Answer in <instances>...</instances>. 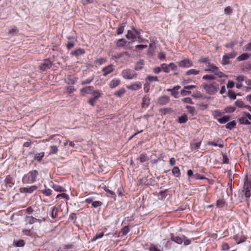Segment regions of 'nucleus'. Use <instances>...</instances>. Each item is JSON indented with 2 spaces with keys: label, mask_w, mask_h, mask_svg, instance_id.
Instances as JSON below:
<instances>
[{
  "label": "nucleus",
  "mask_w": 251,
  "mask_h": 251,
  "mask_svg": "<svg viewBox=\"0 0 251 251\" xmlns=\"http://www.w3.org/2000/svg\"><path fill=\"white\" fill-rule=\"evenodd\" d=\"M38 175L37 171L32 170L24 176L23 181H26L27 183H33L36 180Z\"/></svg>",
  "instance_id": "nucleus-1"
},
{
  "label": "nucleus",
  "mask_w": 251,
  "mask_h": 251,
  "mask_svg": "<svg viewBox=\"0 0 251 251\" xmlns=\"http://www.w3.org/2000/svg\"><path fill=\"white\" fill-rule=\"evenodd\" d=\"M202 86L206 93L209 95L214 94L219 89V85L216 82H213L210 84H204Z\"/></svg>",
  "instance_id": "nucleus-2"
},
{
  "label": "nucleus",
  "mask_w": 251,
  "mask_h": 251,
  "mask_svg": "<svg viewBox=\"0 0 251 251\" xmlns=\"http://www.w3.org/2000/svg\"><path fill=\"white\" fill-rule=\"evenodd\" d=\"M122 75L126 79H131L137 77V74L130 69L124 70L122 72Z\"/></svg>",
  "instance_id": "nucleus-3"
},
{
  "label": "nucleus",
  "mask_w": 251,
  "mask_h": 251,
  "mask_svg": "<svg viewBox=\"0 0 251 251\" xmlns=\"http://www.w3.org/2000/svg\"><path fill=\"white\" fill-rule=\"evenodd\" d=\"M237 55V52L235 51H233L232 52L225 54L222 60V64L223 65H226L229 63V59L234 58Z\"/></svg>",
  "instance_id": "nucleus-4"
},
{
  "label": "nucleus",
  "mask_w": 251,
  "mask_h": 251,
  "mask_svg": "<svg viewBox=\"0 0 251 251\" xmlns=\"http://www.w3.org/2000/svg\"><path fill=\"white\" fill-rule=\"evenodd\" d=\"M170 101L169 97L163 95L158 98L157 100V104L160 105H164L168 104Z\"/></svg>",
  "instance_id": "nucleus-5"
},
{
  "label": "nucleus",
  "mask_w": 251,
  "mask_h": 251,
  "mask_svg": "<svg viewBox=\"0 0 251 251\" xmlns=\"http://www.w3.org/2000/svg\"><path fill=\"white\" fill-rule=\"evenodd\" d=\"M52 65V63L49 59L44 60L40 66V69L42 71H46L50 69Z\"/></svg>",
  "instance_id": "nucleus-6"
},
{
  "label": "nucleus",
  "mask_w": 251,
  "mask_h": 251,
  "mask_svg": "<svg viewBox=\"0 0 251 251\" xmlns=\"http://www.w3.org/2000/svg\"><path fill=\"white\" fill-rule=\"evenodd\" d=\"M192 65V62L188 59H184L178 62V65L181 67L188 68L191 67Z\"/></svg>",
  "instance_id": "nucleus-7"
},
{
  "label": "nucleus",
  "mask_w": 251,
  "mask_h": 251,
  "mask_svg": "<svg viewBox=\"0 0 251 251\" xmlns=\"http://www.w3.org/2000/svg\"><path fill=\"white\" fill-rule=\"evenodd\" d=\"M5 185L9 187H12L15 184L14 179L9 176H6L5 179Z\"/></svg>",
  "instance_id": "nucleus-8"
},
{
  "label": "nucleus",
  "mask_w": 251,
  "mask_h": 251,
  "mask_svg": "<svg viewBox=\"0 0 251 251\" xmlns=\"http://www.w3.org/2000/svg\"><path fill=\"white\" fill-rule=\"evenodd\" d=\"M142 87V83L140 82H136L129 86H127L128 89L132 90H137L141 88Z\"/></svg>",
  "instance_id": "nucleus-9"
},
{
  "label": "nucleus",
  "mask_w": 251,
  "mask_h": 251,
  "mask_svg": "<svg viewBox=\"0 0 251 251\" xmlns=\"http://www.w3.org/2000/svg\"><path fill=\"white\" fill-rule=\"evenodd\" d=\"M180 88V86H176L173 87L172 89H168L167 90L168 92H171V95L175 97V98H177V95H178V92L176 91Z\"/></svg>",
  "instance_id": "nucleus-10"
},
{
  "label": "nucleus",
  "mask_w": 251,
  "mask_h": 251,
  "mask_svg": "<svg viewBox=\"0 0 251 251\" xmlns=\"http://www.w3.org/2000/svg\"><path fill=\"white\" fill-rule=\"evenodd\" d=\"M238 121L240 124H243V125H251V123L247 119V118L245 116H243V114L242 115L241 117H239Z\"/></svg>",
  "instance_id": "nucleus-11"
},
{
  "label": "nucleus",
  "mask_w": 251,
  "mask_h": 251,
  "mask_svg": "<svg viewBox=\"0 0 251 251\" xmlns=\"http://www.w3.org/2000/svg\"><path fill=\"white\" fill-rule=\"evenodd\" d=\"M37 189V187L35 185L31 186L29 187H24L22 188V192L25 193H31Z\"/></svg>",
  "instance_id": "nucleus-12"
},
{
  "label": "nucleus",
  "mask_w": 251,
  "mask_h": 251,
  "mask_svg": "<svg viewBox=\"0 0 251 251\" xmlns=\"http://www.w3.org/2000/svg\"><path fill=\"white\" fill-rule=\"evenodd\" d=\"M85 53V51L83 49H76L71 52V54L75 56H78L83 54Z\"/></svg>",
  "instance_id": "nucleus-13"
},
{
  "label": "nucleus",
  "mask_w": 251,
  "mask_h": 251,
  "mask_svg": "<svg viewBox=\"0 0 251 251\" xmlns=\"http://www.w3.org/2000/svg\"><path fill=\"white\" fill-rule=\"evenodd\" d=\"M113 68L111 65L105 67L102 69V71L104 72L103 75L106 76L113 71Z\"/></svg>",
  "instance_id": "nucleus-14"
},
{
  "label": "nucleus",
  "mask_w": 251,
  "mask_h": 251,
  "mask_svg": "<svg viewBox=\"0 0 251 251\" xmlns=\"http://www.w3.org/2000/svg\"><path fill=\"white\" fill-rule=\"evenodd\" d=\"M171 240L178 244H181L183 242L182 238L179 236H175L173 234L171 236Z\"/></svg>",
  "instance_id": "nucleus-15"
},
{
  "label": "nucleus",
  "mask_w": 251,
  "mask_h": 251,
  "mask_svg": "<svg viewBox=\"0 0 251 251\" xmlns=\"http://www.w3.org/2000/svg\"><path fill=\"white\" fill-rule=\"evenodd\" d=\"M127 41L123 39H118L116 42V45L118 47H123L126 45Z\"/></svg>",
  "instance_id": "nucleus-16"
},
{
  "label": "nucleus",
  "mask_w": 251,
  "mask_h": 251,
  "mask_svg": "<svg viewBox=\"0 0 251 251\" xmlns=\"http://www.w3.org/2000/svg\"><path fill=\"white\" fill-rule=\"evenodd\" d=\"M150 99L146 97H145L143 99V101L142 103V107H148L150 103Z\"/></svg>",
  "instance_id": "nucleus-17"
},
{
  "label": "nucleus",
  "mask_w": 251,
  "mask_h": 251,
  "mask_svg": "<svg viewBox=\"0 0 251 251\" xmlns=\"http://www.w3.org/2000/svg\"><path fill=\"white\" fill-rule=\"evenodd\" d=\"M250 56V55H249L248 53H244L242 54L241 55H240V56H239L237 58V60L239 61L245 60H246L248 58H249V57Z\"/></svg>",
  "instance_id": "nucleus-18"
},
{
  "label": "nucleus",
  "mask_w": 251,
  "mask_h": 251,
  "mask_svg": "<svg viewBox=\"0 0 251 251\" xmlns=\"http://www.w3.org/2000/svg\"><path fill=\"white\" fill-rule=\"evenodd\" d=\"M67 80L68 84H74L76 81V78L71 75H69L67 76Z\"/></svg>",
  "instance_id": "nucleus-19"
},
{
  "label": "nucleus",
  "mask_w": 251,
  "mask_h": 251,
  "mask_svg": "<svg viewBox=\"0 0 251 251\" xmlns=\"http://www.w3.org/2000/svg\"><path fill=\"white\" fill-rule=\"evenodd\" d=\"M148 156L145 153L141 154L139 157L137 158V160H139L140 162L143 163L146 162L148 160Z\"/></svg>",
  "instance_id": "nucleus-20"
},
{
  "label": "nucleus",
  "mask_w": 251,
  "mask_h": 251,
  "mask_svg": "<svg viewBox=\"0 0 251 251\" xmlns=\"http://www.w3.org/2000/svg\"><path fill=\"white\" fill-rule=\"evenodd\" d=\"M120 83V80L119 79H113L110 82L109 86L111 88L117 87Z\"/></svg>",
  "instance_id": "nucleus-21"
},
{
  "label": "nucleus",
  "mask_w": 251,
  "mask_h": 251,
  "mask_svg": "<svg viewBox=\"0 0 251 251\" xmlns=\"http://www.w3.org/2000/svg\"><path fill=\"white\" fill-rule=\"evenodd\" d=\"M92 95L93 96V98L95 99V100H97L102 95V94L98 90H96V91H94L92 93Z\"/></svg>",
  "instance_id": "nucleus-22"
},
{
  "label": "nucleus",
  "mask_w": 251,
  "mask_h": 251,
  "mask_svg": "<svg viewBox=\"0 0 251 251\" xmlns=\"http://www.w3.org/2000/svg\"><path fill=\"white\" fill-rule=\"evenodd\" d=\"M144 63L142 60H140L136 63V64L134 67V69L136 70H139L143 68Z\"/></svg>",
  "instance_id": "nucleus-23"
},
{
  "label": "nucleus",
  "mask_w": 251,
  "mask_h": 251,
  "mask_svg": "<svg viewBox=\"0 0 251 251\" xmlns=\"http://www.w3.org/2000/svg\"><path fill=\"white\" fill-rule=\"evenodd\" d=\"M210 68L205 69V71L206 72L211 71L215 74L217 72V71L219 70L218 68L217 67H216V66H214V65H211L210 66Z\"/></svg>",
  "instance_id": "nucleus-24"
},
{
  "label": "nucleus",
  "mask_w": 251,
  "mask_h": 251,
  "mask_svg": "<svg viewBox=\"0 0 251 251\" xmlns=\"http://www.w3.org/2000/svg\"><path fill=\"white\" fill-rule=\"evenodd\" d=\"M230 119L228 116H225L218 119V122L221 124H224L227 122Z\"/></svg>",
  "instance_id": "nucleus-25"
},
{
  "label": "nucleus",
  "mask_w": 251,
  "mask_h": 251,
  "mask_svg": "<svg viewBox=\"0 0 251 251\" xmlns=\"http://www.w3.org/2000/svg\"><path fill=\"white\" fill-rule=\"evenodd\" d=\"M188 121L187 116L186 115H183L178 117V122L180 124L185 123Z\"/></svg>",
  "instance_id": "nucleus-26"
},
{
  "label": "nucleus",
  "mask_w": 251,
  "mask_h": 251,
  "mask_svg": "<svg viewBox=\"0 0 251 251\" xmlns=\"http://www.w3.org/2000/svg\"><path fill=\"white\" fill-rule=\"evenodd\" d=\"M126 37L128 39H132V42H133L134 40L136 38V36L132 33L131 30H128L127 33L126 35Z\"/></svg>",
  "instance_id": "nucleus-27"
},
{
  "label": "nucleus",
  "mask_w": 251,
  "mask_h": 251,
  "mask_svg": "<svg viewBox=\"0 0 251 251\" xmlns=\"http://www.w3.org/2000/svg\"><path fill=\"white\" fill-rule=\"evenodd\" d=\"M244 190H251V182L250 181L246 180L244 182Z\"/></svg>",
  "instance_id": "nucleus-28"
},
{
  "label": "nucleus",
  "mask_w": 251,
  "mask_h": 251,
  "mask_svg": "<svg viewBox=\"0 0 251 251\" xmlns=\"http://www.w3.org/2000/svg\"><path fill=\"white\" fill-rule=\"evenodd\" d=\"M201 144V141L197 142V143H193L191 144V149L192 150H198L199 149Z\"/></svg>",
  "instance_id": "nucleus-29"
},
{
  "label": "nucleus",
  "mask_w": 251,
  "mask_h": 251,
  "mask_svg": "<svg viewBox=\"0 0 251 251\" xmlns=\"http://www.w3.org/2000/svg\"><path fill=\"white\" fill-rule=\"evenodd\" d=\"M44 152H40V153H37L36 154H35L34 155V159L35 160H37V161H41L42 158L44 157Z\"/></svg>",
  "instance_id": "nucleus-30"
},
{
  "label": "nucleus",
  "mask_w": 251,
  "mask_h": 251,
  "mask_svg": "<svg viewBox=\"0 0 251 251\" xmlns=\"http://www.w3.org/2000/svg\"><path fill=\"white\" fill-rule=\"evenodd\" d=\"M125 89L124 88H122L119 89L118 91L115 92L114 95L120 98L125 93Z\"/></svg>",
  "instance_id": "nucleus-31"
},
{
  "label": "nucleus",
  "mask_w": 251,
  "mask_h": 251,
  "mask_svg": "<svg viewBox=\"0 0 251 251\" xmlns=\"http://www.w3.org/2000/svg\"><path fill=\"white\" fill-rule=\"evenodd\" d=\"M52 188L57 192H63L64 191V189L63 187L57 184H53Z\"/></svg>",
  "instance_id": "nucleus-32"
},
{
  "label": "nucleus",
  "mask_w": 251,
  "mask_h": 251,
  "mask_svg": "<svg viewBox=\"0 0 251 251\" xmlns=\"http://www.w3.org/2000/svg\"><path fill=\"white\" fill-rule=\"evenodd\" d=\"M173 174L176 177H179L180 175V170L177 167H174L172 170Z\"/></svg>",
  "instance_id": "nucleus-33"
},
{
  "label": "nucleus",
  "mask_w": 251,
  "mask_h": 251,
  "mask_svg": "<svg viewBox=\"0 0 251 251\" xmlns=\"http://www.w3.org/2000/svg\"><path fill=\"white\" fill-rule=\"evenodd\" d=\"M26 220L30 224H32L34 223L36 221H38V219H37L36 218L33 217L32 216H26Z\"/></svg>",
  "instance_id": "nucleus-34"
},
{
  "label": "nucleus",
  "mask_w": 251,
  "mask_h": 251,
  "mask_svg": "<svg viewBox=\"0 0 251 251\" xmlns=\"http://www.w3.org/2000/svg\"><path fill=\"white\" fill-rule=\"evenodd\" d=\"M160 111L162 112L163 115H166L167 113H172L173 112V110L171 108H164L161 109Z\"/></svg>",
  "instance_id": "nucleus-35"
},
{
  "label": "nucleus",
  "mask_w": 251,
  "mask_h": 251,
  "mask_svg": "<svg viewBox=\"0 0 251 251\" xmlns=\"http://www.w3.org/2000/svg\"><path fill=\"white\" fill-rule=\"evenodd\" d=\"M236 121H233L228 123L226 125V128L229 129H231L233 127H234V126H236Z\"/></svg>",
  "instance_id": "nucleus-36"
},
{
  "label": "nucleus",
  "mask_w": 251,
  "mask_h": 251,
  "mask_svg": "<svg viewBox=\"0 0 251 251\" xmlns=\"http://www.w3.org/2000/svg\"><path fill=\"white\" fill-rule=\"evenodd\" d=\"M161 67L162 70L166 73H169L170 71V69L169 67H168V64H166L165 63L162 64L161 65Z\"/></svg>",
  "instance_id": "nucleus-37"
},
{
  "label": "nucleus",
  "mask_w": 251,
  "mask_h": 251,
  "mask_svg": "<svg viewBox=\"0 0 251 251\" xmlns=\"http://www.w3.org/2000/svg\"><path fill=\"white\" fill-rule=\"evenodd\" d=\"M200 71L199 70H196L195 69H191L188 71L186 74L188 75H198L199 74Z\"/></svg>",
  "instance_id": "nucleus-38"
},
{
  "label": "nucleus",
  "mask_w": 251,
  "mask_h": 251,
  "mask_svg": "<svg viewBox=\"0 0 251 251\" xmlns=\"http://www.w3.org/2000/svg\"><path fill=\"white\" fill-rule=\"evenodd\" d=\"M228 96L231 100H235L236 99V94L232 90H229L228 92Z\"/></svg>",
  "instance_id": "nucleus-39"
},
{
  "label": "nucleus",
  "mask_w": 251,
  "mask_h": 251,
  "mask_svg": "<svg viewBox=\"0 0 251 251\" xmlns=\"http://www.w3.org/2000/svg\"><path fill=\"white\" fill-rule=\"evenodd\" d=\"M105 191L108 197H110L111 198H114L115 197V192L114 191L110 190L108 188L105 189Z\"/></svg>",
  "instance_id": "nucleus-40"
},
{
  "label": "nucleus",
  "mask_w": 251,
  "mask_h": 251,
  "mask_svg": "<svg viewBox=\"0 0 251 251\" xmlns=\"http://www.w3.org/2000/svg\"><path fill=\"white\" fill-rule=\"evenodd\" d=\"M125 30V26L122 25H120L117 29V34L120 35L122 34Z\"/></svg>",
  "instance_id": "nucleus-41"
},
{
  "label": "nucleus",
  "mask_w": 251,
  "mask_h": 251,
  "mask_svg": "<svg viewBox=\"0 0 251 251\" xmlns=\"http://www.w3.org/2000/svg\"><path fill=\"white\" fill-rule=\"evenodd\" d=\"M92 87L91 86H87L84 88H83L81 89V92L82 93H90L91 92V88Z\"/></svg>",
  "instance_id": "nucleus-42"
},
{
  "label": "nucleus",
  "mask_w": 251,
  "mask_h": 251,
  "mask_svg": "<svg viewBox=\"0 0 251 251\" xmlns=\"http://www.w3.org/2000/svg\"><path fill=\"white\" fill-rule=\"evenodd\" d=\"M235 105L239 108H244L245 104L243 102L240 100H237L235 102Z\"/></svg>",
  "instance_id": "nucleus-43"
},
{
  "label": "nucleus",
  "mask_w": 251,
  "mask_h": 251,
  "mask_svg": "<svg viewBox=\"0 0 251 251\" xmlns=\"http://www.w3.org/2000/svg\"><path fill=\"white\" fill-rule=\"evenodd\" d=\"M147 79L150 81H158V77L156 76L148 75Z\"/></svg>",
  "instance_id": "nucleus-44"
},
{
  "label": "nucleus",
  "mask_w": 251,
  "mask_h": 251,
  "mask_svg": "<svg viewBox=\"0 0 251 251\" xmlns=\"http://www.w3.org/2000/svg\"><path fill=\"white\" fill-rule=\"evenodd\" d=\"M58 151L57 147L56 146H52L50 147V154L56 153Z\"/></svg>",
  "instance_id": "nucleus-45"
},
{
  "label": "nucleus",
  "mask_w": 251,
  "mask_h": 251,
  "mask_svg": "<svg viewBox=\"0 0 251 251\" xmlns=\"http://www.w3.org/2000/svg\"><path fill=\"white\" fill-rule=\"evenodd\" d=\"M58 209L56 207H53L51 211V216L52 218H55L57 216Z\"/></svg>",
  "instance_id": "nucleus-46"
},
{
  "label": "nucleus",
  "mask_w": 251,
  "mask_h": 251,
  "mask_svg": "<svg viewBox=\"0 0 251 251\" xmlns=\"http://www.w3.org/2000/svg\"><path fill=\"white\" fill-rule=\"evenodd\" d=\"M207 145H210V146H218L220 148H223V147H224L223 144H218L215 143L214 142H211V141H208L207 142Z\"/></svg>",
  "instance_id": "nucleus-47"
},
{
  "label": "nucleus",
  "mask_w": 251,
  "mask_h": 251,
  "mask_svg": "<svg viewBox=\"0 0 251 251\" xmlns=\"http://www.w3.org/2000/svg\"><path fill=\"white\" fill-rule=\"evenodd\" d=\"M51 190L49 188H46L45 190H42V193L47 196H50L51 194Z\"/></svg>",
  "instance_id": "nucleus-48"
},
{
  "label": "nucleus",
  "mask_w": 251,
  "mask_h": 251,
  "mask_svg": "<svg viewBox=\"0 0 251 251\" xmlns=\"http://www.w3.org/2000/svg\"><path fill=\"white\" fill-rule=\"evenodd\" d=\"M236 108L233 106H228L225 108V111L226 113H231L235 110Z\"/></svg>",
  "instance_id": "nucleus-49"
},
{
  "label": "nucleus",
  "mask_w": 251,
  "mask_h": 251,
  "mask_svg": "<svg viewBox=\"0 0 251 251\" xmlns=\"http://www.w3.org/2000/svg\"><path fill=\"white\" fill-rule=\"evenodd\" d=\"M182 101L184 103H190V104H193L192 99L190 98H185L182 100Z\"/></svg>",
  "instance_id": "nucleus-50"
},
{
  "label": "nucleus",
  "mask_w": 251,
  "mask_h": 251,
  "mask_svg": "<svg viewBox=\"0 0 251 251\" xmlns=\"http://www.w3.org/2000/svg\"><path fill=\"white\" fill-rule=\"evenodd\" d=\"M104 234L103 232H100L99 234H97L95 236H94L91 240L92 241H95L96 240L99 239V238H101L102 237H103Z\"/></svg>",
  "instance_id": "nucleus-51"
},
{
  "label": "nucleus",
  "mask_w": 251,
  "mask_h": 251,
  "mask_svg": "<svg viewBox=\"0 0 251 251\" xmlns=\"http://www.w3.org/2000/svg\"><path fill=\"white\" fill-rule=\"evenodd\" d=\"M60 197L63 198V199H66V200H68L69 198V196L65 193L59 194L57 195L56 196V198H59Z\"/></svg>",
  "instance_id": "nucleus-52"
},
{
  "label": "nucleus",
  "mask_w": 251,
  "mask_h": 251,
  "mask_svg": "<svg viewBox=\"0 0 251 251\" xmlns=\"http://www.w3.org/2000/svg\"><path fill=\"white\" fill-rule=\"evenodd\" d=\"M202 78L205 80H213L215 77L213 75H204Z\"/></svg>",
  "instance_id": "nucleus-53"
},
{
  "label": "nucleus",
  "mask_w": 251,
  "mask_h": 251,
  "mask_svg": "<svg viewBox=\"0 0 251 251\" xmlns=\"http://www.w3.org/2000/svg\"><path fill=\"white\" fill-rule=\"evenodd\" d=\"M186 108L188 109V111L190 113L192 114H194L195 110V108L194 107L191 106L187 105Z\"/></svg>",
  "instance_id": "nucleus-54"
},
{
  "label": "nucleus",
  "mask_w": 251,
  "mask_h": 251,
  "mask_svg": "<svg viewBox=\"0 0 251 251\" xmlns=\"http://www.w3.org/2000/svg\"><path fill=\"white\" fill-rule=\"evenodd\" d=\"M102 203L100 201H95L92 202V206L95 207H98L101 205Z\"/></svg>",
  "instance_id": "nucleus-55"
},
{
  "label": "nucleus",
  "mask_w": 251,
  "mask_h": 251,
  "mask_svg": "<svg viewBox=\"0 0 251 251\" xmlns=\"http://www.w3.org/2000/svg\"><path fill=\"white\" fill-rule=\"evenodd\" d=\"M75 46V43L74 41H71L68 43L66 45V47L68 50H70L71 48L74 47Z\"/></svg>",
  "instance_id": "nucleus-56"
},
{
  "label": "nucleus",
  "mask_w": 251,
  "mask_h": 251,
  "mask_svg": "<svg viewBox=\"0 0 251 251\" xmlns=\"http://www.w3.org/2000/svg\"><path fill=\"white\" fill-rule=\"evenodd\" d=\"M222 161H223V163H224V164H228V163L229 159H228L227 156H226V155L225 154H223Z\"/></svg>",
  "instance_id": "nucleus-57"
},
{
  "label": "nucleus",
  "mask_w": 251,
  "mask_h": 251,
  "mask_svg": "<svg viewBox=\"0 0 251 251\" xmlns=\"http://www.w3.org/2000/svg\"><path fill=\"white\" fill-rule=\"evenodd\" d=\"M224 12L226 14H229L232 12V9L230 6H227L225 9Z\"/></svg>",
  "instance_id": "nucleus-58"
},
{
  "label": "nucleus",
  "mask_w": 251,
  "mask_h": 251,
  "mask_svg": "<svg viewBox=\"0 0 251 251\" xmlns=\"http://www.w3.org/2000/svg\"><path fill=\"white\" fill-rule=\"evenodd\" d=\"M192 97L196 99H199L201 98L202 95L200 92H197L196 93H194L192 95Z\"/></svg>",
  "instance_id": "nucleus-59"
},
{
  "label": "nucleus",
  "mask_w": 251,
  "mask_h": 251,
  "mask_svg": "<svg viewBox=\"0 0 251 251\" xmlns=\"http://www.w3.org/2000/svg\"><path fill=\"white\" fill-rule=\"evenodd\" d=\"M234 86V82L231 80H228L227 84V88H232Z\"/></svg>",
  "instance_id": "nucleus-60"
},
{
  "label": "nucleus",
  "mask_w": 251,
  "mask_h": 251,
  "mask_svg": "<svg viewBox=\"0 0 251 251\" xmlns=\"http://www.w3.org/2000/svg\"><path fill=\"white\" fill-rule=\"evenodd\" d=\"M186 89H183L180 91V94L182 96H186L187 94H189L191 93V91H187Z\"/></svg>",
  "instance_id": "nucleus-61"
},
{
  "label": "nucleus",
  "mask_w": 251,
  "mask_h": 251,
  "mask_svg": "<svg viewBox=\"0 0 251 251\" xmlns=\"http://www.w3.org/2000/svg\"><path fill=\"white\" fill-rule=\"evenodd\" d=\"M161 70H162V68H161V66L160 67H157L154 68L153 69V72L155 74H159L161 72Z\"/></svg>",
  "instance_id": "nucleus-62"
},
{
  "label": "nucleus",
  "mask_w": 251,
  "mask_h": 251,
  "mask_svg": "<svg viewBox=\"0 0 251 251\" xmlns=\"http://www.w3.org/2000/svg\"><path fill=\"white\" fill-rule=\"evenodd\" d=\"M236 79L238 82H241L245 80V76L243 75H240L237 76Z\"/></svg>",
  "instance_id": "nucleus-63"
},
{
  "label": "nucleus",
  "mask_w": 251,
  "mask_h": 251,
  "mask_svg": "<svg viewBox=\"0 0 251 251\" xmlns=\"http://www.w3.org/2000/svg\"><path fill=\"white\" fill-rule=\"evenodd\" d=\"M168 67H169L170 70H176L177 68V66L173 63H170L168 64Z\"/></svg>",
  "instance_id": "nucleus-64"
}]
</instances>
